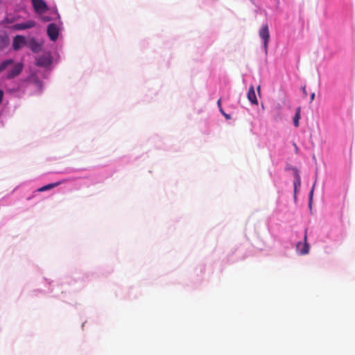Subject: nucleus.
Returning <instances> with one entry per match:
<instances>
[{"label":"nucleus","instance_id":"obj_17","mask_svg":"<svg viewBox=\"0 0 355 355\" xmlns=\"http://www.w3.org/2000/svg\"><path fill=\"white\" fill-rule=\"evenodd\" d=\"M315 98V93H312L311 95V102L313 101Z\"/></svg>","mask_w":355,"mask_h":355},{"label":"nucleus","instance_id":"obj_4","mask_svg":"<svg viewBox=\"0 0 355 355\" xmlns=\"http://www.w3.org/2000/svg\"><path fill=\"white\" fill-rule=\"evenodd\" d=\"M304 243L302 244V243L299 242L297 244V248L300 250V254H306L309 251V245L307 243V230H306L304 232Z\"/></svg>","mask_w":355,"mask_h":355},{"label":"nucleus","instance_id":"obj_7","mask_svg":"<svg viewBox=\"0 0 355 355\" xmlns=\"http://www.w3.org/2000/svg\"><path fill=\"white\" fill-rule=\"evenodd\" d=\"M25 44V38L21 35H17L13 40L12 46L15 50H18Z\"/></svg>","mask_w":355,"mask_h":355},{"label":"nucleus","instance_id":"obj_21","mask_svg":"<svg viewBox=\"0 0 355 355\" xmlns=\"http://www.w3.org/2000/svg\"><path fill=\"white\" fill-rule=\"evenodd\" d=\"M260 89H261V87H260V85H259V86L257 87V91H258V92H259Z\"/></svg>","mask_w":355,"mask_h":355},{"label":"nucleus","instance_id":"obj_10","mask_svg":"<svg viewBox=\"0 0 355 355\" xmlns=\"http://www.w3.org/2000/svg\"><path fill=\"white\" fill-rule=\"evenodd\" d=\"M300 107H298L297 109H296V111H295V116L293 117V124L297 128L299 126V120H300Z\"/></svg>","mask_w":355,"mask_h":355},{"label":"nucleus","instance_id":"obj_20","mask_svg":"<svg viewBox=\"0 0 355 355\" xmlns=\"http://www.w3.org/2000/svg\"><path fill=\"white\" fill-rule=\"evenodd\" d=\"M219 110H220V113H221L223 115V113H225V112L223 111V108L219 109Z\"/></svg>","mask_w":355,"mask_h":355},{"label":"nucleus","instance_id":"obj_13","mask_svg":"<svg viewBox=\"0 0 355 355\" xmlns=\"http://www.w3.org/2000/svg\"><path fill=\"white\" fill-rule=\"evenodd\" d=\"M313 190H314V187H313V188H312V189H311V191H310V193H309V205H310L311 204L312 199H313Z\"/></svg>","mask_w":355,"mask_h":355},{"label":"nucleus","instance_id":"obj_15","mask_svg":"<svg viewBox=\"0 0 355 355\" xmlns=\"http://www.w3.org/2000/svg\"><path fill=\"white\" fill-rule=\"evenodd\" d=\"M223 116L225 117L226 119H231L230 115L228 114L223 113Z\"/></svg>","mask_w":355,"mask_h":355},{"label":"nucleus","instance_id":"obj_6","mask_svg":"<svg viewBox=\"0 0 355 355\" xmlns=\"http://www.w3.org/2000/svg\"><path fill=\"white\" fill-rule=\"evenodd\" d=\"M36 23L34 21L30 20L26 22L16 24L13 26L15 30H24L33 28L35 26Z\"/></svg>","mask_w":355,"mask_h":355},{"label":"nucleus","instance_id":"obj_5","mask_svg":"<svg viewBox=\"0 0 355 355\" xmlns=\"http://www.w3.org/2000/svg\"><path fill=\"white\" fill-rule=\"evenodd\" d=\"M33 8L37 12H43L47 10V6L43 0H31Z\"/></svg>","mask_w":355,"mask_h":355},{"label":"nucleus","instance_id":"obj_12","mask_svg":"<svg viewBox=\"0 0 355 355\" xmlns=\"http://www.w3.org/2000/svg\"><path fill=\"white\" fill-rule=\"evenodd\" d=\"M300 178L299 175H296V180L294 182L295 191L297 190V187H300Z\"/></svg>","mask_w":355,"mask_h":355},{"label":"nucleus","instance_id":"obj_3","mask_svg":"<svg viewBox=\"0 0 355 355\" xmlns=\"http://www.w3.org/2000/svg\"><path fill=\"white\" fill-rule=\"evenodd\" d=\"M59 29L55 24L51 23L47 27V35L52 41H55L58 37Z\"/></svg>","mask_w":355,"mask_h":355},{"label":"nucleus","instance_id":"obj_2","mask_svg":"<svg viewBox=\"0 0 355 355\" xmlns=\"http://www.w3.org/2000/svg\"><path fill=\"white\" fill-rule=\"evenodd\" d=\"M259 37L263 40V47L265 51L267 52L268 41L270 38L269 29L268 25L263 26L259 32Z\"/></svg>","mask_w":355,"mask_h":355},{"label":"nucleus","instance_id":"obj_1","mask_svg":"<svg viewBox=\"0 0 355 355\" xmlns=\"http://www.w3.org/2000/svg\"><path fill=\"white\" fill-rule=\"evenodd\" d=\"M23 68L24 65L22 63L19 62L15 64L12 59L3 60L0 63V73H2L5 70L8 69L6 78L9 80L18 76L21 73Z\"/></svg>","mask_w":355,"mask_h":355},{"label":"nucleus","instance_id":"obj_14","mask_svg":"<svg viewBox=\"0 0 355 355\" xmlns=\"http://www.w3.org/2000/svg\"><path fill=\"white\" fill-rule=\"evenodd\" d=\"M217 105H218V107L219 109L222 108V105H221V99H218V101H217Z\"/></svg>","mask_w":355,"mask_h":355},{"label":"nucleus","instance_id":"obj_18","mask_svg":"<svg viewBox=\"0 0 355 355\" xmlns=\"http://www.w3.org/2000/svg\"><path fill=\"white\" fill-rule=\"evenodd\" d=\"M302 91H303V94H304V96H306V95H307V92H306V91L305 87H304L302 88Z\"/></svg>","mask_w":355,"mask_h":355},{"label":"nucleus","instance_id":"obj_11","mask_svg":"<svg viewBox=\"0 0 355 355\" xmlns=\"http://www.w3.org/2000/svg\"><path fill=\"white\" fill-rule=\"evenodd\" d=\"M50 64V62L44 58H40L37 60V64L38 66H46Z\"/></svg>","mask_w":355,"mask_h":355},{"label":"nucleus","instance_id":"obj_8","mask_svg":"<svg viewBox=\"0 0 355 355\" xmlns=\"http://www.w3.org/2000/svg\"><path fill=\"white\" fill-rule=\"evenodd\" d=\"M247 97H248V99L252 104H254V105H257L258 104V101H257V98L256 97V94H255V92H254V88L253 85H251L249 87L248 92V94H247Z\"/></svg>","mask_w":355,"mask_h":355},{"label":"nucleus","instance_id":"obj_9","mask_svg":"<svg viewBox=\"0 0 355 355\" xmlns=\"http://www.w3.org/2000/svg\"><path fill=\"white\" fill-rule=\"evenodd\" d=\"M64 182V180H63L62 182H57L46 184V185L43 186V187H40V189H38V191L42 192V191H45L51 189L53 188H55V187L59 186L60 184H62V182Z\"/></svg>","mask_w":355,"mask_h":355},{"label":"nucleus","instance_id":"obj_16","mask_svg":"<svg viewBox=\"0 0 355 355\" xmlns=\"http://www.w3.org/2000/svg\"><path fill=\"white\" fill-rule=\"evenodd\" d=\"M38 49H39V46L37 44H35V46L33 47V50L34 51H37Z\"/></svg>","mask_w":355,"mask_h":355},{"label":"nucleus","instance_id":"obj_19","mask_svg":"<svg viewBox=\"0 0 355 355\" xmlns=\"http://www.w3.org/2000/svg\"><path fill=\"white\" fill-rule=\"evenodd\" d=\"M0 38H1V41H2L3 42H7V40H6V39H5V40H4V39H3V37H0Z\"/></svg>","mask_w":355,"mask_h":355}]
</instances>
